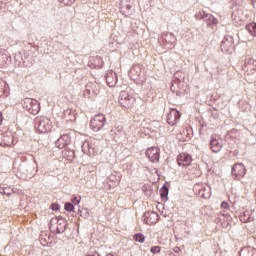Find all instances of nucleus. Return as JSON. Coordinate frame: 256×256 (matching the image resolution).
<instances>
[{
    "instance_id": "nucleus-16",
    "label": "nucleus",
    "mask_w": 256,
    "mask_h": 256,
    "mask_svg": "<svg viewBox=\"0 0 256 256\" xmlns=\"http://www.w3.org/2000/svg\"><path fill=\"white\" fill-rule=\"evenodd\" d=\"M108 183H109V187H117V185H119V183H121V175L117 174V173H112L109 177H108Z\"/></svg>"
},
{
    "instance_id": "nucleus-29",
    "label": "nucleus",
    "mask_w": 256,
    "mask_h": 256,
    "mask_svg": "<svg viewBox=\"0 0 256 256\" xmlns=\"http://www.w3.org/2000/svg\"><path fill=\"white\" fill-rule=\"evenodd\" d=\"M56 230H57L58 233H63V231H65V226L57 225L56 226Z\"/></svg>"
},
{
    "instance_id": "nucleus-22",
    "label": "nucleus",
    "mask_w": 256,
    "mask_h": 256,
    "mask_svg": "<svg viewBox=\"0 0 256 256\" xmlns=\"http://www.w3.org/2000/svg\"><path fill=\"white\" fill-rule=\"evenodd\" d=\"M62 223H65V221L59 220V218L54 217L50 220V229H53L55 225H61Z\"/></svg>"
},
{
    "instance_id": "nucleus-28",
    "label": "nucleus",
    "mask_w": 256,
    "mask_h": 256,
    "mask_svg": "<svg viewBox=\"0 0 256 256\" xmlns=\"http://www.w3.org/2000/svg\"><path fill=\"white\" fill-rule=\"evenodd\" d=\"M72 203H73V205H79V203H81V198L80 197L72 198Z\"/></svg>"
},
{
    "instance_id": "nucleus-36",
    "label": "nucleus",
    "mask_w": 256,
    "mask_h": 256,
    "mask_svg": "<svg viewBox=\"0 0 256 256\" xmlns=\"http://www.w3.org/2000/svg\"><path fill=\"white\" fill-rule=\"evenodd\" d=\"M85 213H86V217L87 215H89V212H87V209H84Z\"/></svg>"
},
{
    "instance_id": "nucleus-21",
    "label": "nucleus",
    "mask_w": 256,
    "mask_h": 256,
    "mask_svg": "<svg viewBox=\"0 0 256 256\" xmlns=\"http://www.w3.org/2000/svg\"><path fill=\"white\" fill-rule=\"evenodd\" d=\"M130 74L132 75V77H134V79H136V77H139L141 75V67L139 65L133 66L130 69Z\"/></svg>"
},
{
    "instance_id": "nucleus-2",
    "label": "nucleus",
    "mask_w": 256,
    "mask_h": 256,
    "mask_svg": "<svg viewBox=\"0 0 256 256\" xmlns=\"http://www.w3.org/2000/svg\"><path fill=\"white\" fill-rule=\"evenodd\" d=\"M22 107L23 109H26L28 113H31V115H37V113L41 111L39 102L33 98H25L23 100Z\"/></svg>"
},
{
    "instance_id": "nucleus-7",
    "label": "nucleus",
    "mask_w": 256,
    "mask_h": 256,
    "mask_svg": "<svg viewBox=\"0 0 256 256\" xmlns=\"http://www.w3.org/2000/svg\"><path fill=\"white\" fill-rule=\"evenodd\" d=\"M179 119H181V113L179 112V110L175 108L170 109V112L167 115L168 125H177L179 123Z\"/></svg>"
},
{
    "instance_id": "nucleus-4",
    "label": "nucleus",
    "mask_w": 256,
    "mask_h": 256,
    "mask_svg": "<svg viewBox=\"0 0 256 256\" xmlns=\"http://www.w3.org/2000/svg\"><path fill=\"white\" fill-rule=\"evenodd\" d=\"M105 123H107V119L103 114L95 115L90 121V127L92 131H101L102 127H105Z\"/></svg>"
},
{
    "instance_id": "nucleus-6",
    "label": "nucleus",
    "mask_w": 256,
    "mask_h": 256,
    "mask_svg": "<svg viewBox=\"0 0 256 256\" xmlns=\"http://www.w3.org/2000/svg\"><path fill=\"white\" fill-rule=\"evenodd\" d=\"M14 143L11 131H0V147H13Z\"/></svg>"
},
{
    "instance_id": "nucleus-34",
    "label": "nucleus",
    "mask_w": 256,
    "mask_h": 256,
    "mask_svg": "<svg viewBox=\"0 0 256 256\" xmlns=\"http://www.w3.org/2000/svg\"><path fill=\"white\" fill-rule=\"evenodd\" d=\"M1 123H3V115L0 112V125H1Z\"/></svg>"
},
{
    "instance_id": "nucleus-15",
    "label": "nucleus",
    "mask_w": 256,
    "mask_h": 256,
    "mask_svg": "<svg viewBox=\"0 0 256 256\" xmlns=\"http://www.w3.org/2000/svg\"><path fill=\"white\" fill-rule=\"evenodd\" d=\"M106 83L108 87H115L117 85V74L113 71H110L106 75Z\"/></svg>"
},
{
    "instance_id": "nucleus-27",
    "label": "nucleus",
    "mask_w": 256,
    "mask_h": 256,
    "mask_svg": "<svg viewBox=\"0 0 256 256\" xmlns=\"http://www.w3.org/2000/svg\"><path fill=\"white\" fill-rule=\"evenodd\" d=\"M151 253H161V247L159 246H154L151 248Z\"/></svg>"
},
{
    "instance_id": "nucleus-11",
    "label": "nucleus",
    "mask_w": 256,
    "mask_h": 256,
    "mask_svg": "<svg viewBox=\"0 0 256 256\" xmlns=\"http://www.w3.org/2000/svg\"><path fill=\"white\" fill-rule=\"evenodd\" d=\"M245 166L243 164H235L232 167V175L235 177V179H242V177H245Z\"/></svg>"
},
{
    "instance_id": "nucleus-31",
    "label": "nucleus",
    "mask_w": 256,
    "mask_h": 256,
    "mask_svg": "<svg viewBox=\"0 0 256 256\" xmlns=\"http://www.w3.org/2000/svg\"><path fill=\"white\" fill-rule=\"evenodd\" d=\"M51 209H52V211H59V205L53 204V205L51 206Z\"/></svg>"
},
{
    "instance_id": "nucleus-25",
    "label": "nucleus",
    "mask_w": 256,
    "mask_h": 256,
    "mask_svg": "<svg viewBox=\"0 0 256 256\" xmlns=\"http://www.w3.org/2000/svg\"><path fill=\"white\" fill-rule=\"evenodd\" d=\"M64 209H65V211H70L71 212V211H73V209H75V206L68 202V203L65 204Z\"/></svg>"
},
{
    "instance_id": "nucleus-20",
    "label": "nucleus",
    "mask_w": 256,
    "mask_h": 256,
    "mask_svg": "<svg viewBox=\"0 0 256 256\" xmlns=\"http://www.w3.org/2000/svg\"><path fill=\"white\" fill-rule=\"evenodd\" d=\"M246 31L252 35V37H256V23L252 22L246 25Z\"/></svg>"
},
{
    "instance_id": "nucleus-18",
    "label": "nucleus",
    "mask_w": 256,
    "mask_h": 256,
    "mask_svg": "<svg viewBox=\"0 0 256 256\" xmlns=\"http://www.w3.org/2000/svg\"><path fill=\"white\" fill-rule=\"evenodd\" d=\"M240 256H256V249L251 246L244 247L240 251Z\"/></svg>"
},
{
    "instance_id": "nucleus-35",
    "label": "nucleus",
    "mask_w": 256,
    "mask_h": 256,
    "mask_svg": "<svg viewBox=\"0 0 256 256\" xmlns=\"http://www.w3.org/2000/svg\"><path fill=\"white\" fill-rule=\"evenodd\" d=\"M125 7H126L127 11H129L131 9V5H129V4H127Z\"/></svg>"
},
{
    "instance_id": "nucleus-30",
    "label": "nucleus",
    "mask_w": 256,
    "mask_h": 256,
    "mask_svg": "<svg viewBox=\"0 0 256 256\" xmlns=\"http://www.w3.org/2000/svg\"><path fill=\"white\" fill-rule=\"evenodd\" d=\"M120 13H122V15H125L126 17L129 15V13L127 11H125L124 7L120 8Z\"/></svg>"
},
{
    "instance_id": "nucleus-17",
    "label": "nucleus",
    "mask_w": 256,
    "mask_h": 256,
    "mask_svg": "<svg viewBox=\"0 0 256 256\" xmlns=\"http://www.w3.org/2000/svg\"><path fill=\"white\" fill-rule=\"evenodd\" d=\"M255 67H256V61L255 59L253 58H247L245 60V63H244V67H243V70L244 71H255Z\"/></svg>"
},
{
    "instance_id": "nucleus-9",
    "label": "nucleus",
    "mask_w": 256,
    "mask_h": 256,
    "mask_svg": "<svg viewBox=\"0 0 256 256\" xmlns=\"http://www.w3.org/2000/svg\"><path fill=\"white\" fill-rule=\"evenodd\" d=\"M193 159L191 158V155L187 153H181L177 157V163L179 167H189L191 165Z\"/></svg>"
},
{
    "instance_id": "nucleus-23",
    "label": "nucleus",
    "mask_w": 256,
    "mask_h": 256,
    "mask_svg": "<svg viewBox=\"0 0 256 256\" xmlns=\"http://www.w3.org/2000/svg\"><path fill=\"white\" fill-rule=\"evenodd\" d=\"M134 241H137L138 243H145V236L141 233H138L134 236Z\"/></svg>"
},
{
    "instance_id": "nucleus-1",
    "label": "nucleus",
    "mask_w": 256,
    "mask_h": 256,
    "mask_svg": "<svg viewBox=\"0 0 256 256\" xmlns=\"http://www.w3.org/2000/svg\"><path fill=\"white\" fill-rule=\"evenodd\" d=\"M82 151L88 157H97L101 153L99 142L95 139L85 140L82 144Z\"/></svg>"
},
{
    "instance_id": "nucleus-19",
    "label": "nucleus",
    "mask_w": 256,
    "mask_h": 256,
    "mask_svg": "<svg viewBox=\"0 0 256 256\" xmlns=\"http://www.w3.org/2000/svg\"><path fill=\"white\" fill-rule=\"evenodd\" d=\"M240 221L243 223H251V221H253V216L249 214V211H246L243 213V215L240 216Z\"/></svg>"
},
{
    "instance_id": "nucleus-24",
    "label": "nucleus",
    "mask_w": 256,
    "mask_h": 256,
    "mask_svg": "<svg viewBox=\"0 0 256 256\" xmlns=\"http://www.w3.org/2000/svg\"><path fill=\"white\" fill-rule=\"evenodd\" d=\"M220 208L222 209V211H224V213L229 211V203H227L226 201H223L220 205Z\"/></svg>"
},
{
    "instance_id": "nucleus-8",
    "label": "nucleus",
    "mask_w": 256,
    "mask_h": 256,
    "mask_svg": "<svg viewBox=\"0 0 256 256\" xmlns=\"http://www.w3.org/2000/svg\"><path fill=\"white\" fill-rule=\"evenodd\" d=\"M160 151L158 147H150L146 150V157L149 158V161L152 163H157V161H159Z\"/></svg>"
},
{
    "instance_id": "nucleus-33",
    "label": "nucleus",
    "mask_w": 256,
    "mask_h": 256,
    "mask_svg": "<svg viewBox=\"0 0 256 256\" xmlns=\"http://www.w3.org/2000/svg\"><path fill=\"white\" fill-rule=\"evenodd\" d=\"M179 251H181V248H180V247H175V248H174V252H175V253H179Z\"/></svg>"
},
{
    "instance_id": "nucleus-26",
    "label": "nucleus",
    "mask_w": 256,
    "mask_h": 256,
    "mask_svg": "<svg viewBox=\"0 0 256 256\" xmlns=\"http://www.w3.org/2000/svg\"><path fill=\"white\" fill-rule=\"evenodd\" d=\"M167 195H169V190L167 188H162L161 190V197H167Z\"/></svg>"
},
{
    "instance_id": "nucleus-3",
    "label": "nucleus",
    "mask_w": 256,
    "mask_h": 256,
    "mask_svg": "<svg viewBox=\"0 0 256 256\" xmlns=\"http://www.w3.org/2000/svg\"><path fill=\"white\" fill-rule=\"evenodd\" d=\"M135 101V97L129 95L127 91L120 92L119 104L121 105V107H124L125 109H131V107L135 105Z\"/></svg>"
},
{
    "instance_id": "nucleus-13",
    "label": "nucleus",
    "mask_w": 256,
    "mask_h": 256,
    "mask_svg": "<svg viewBox=\"0 0 256 256\" xmlns=\"http://www.w3.org/2000/svg\"><path fill=\"white\" fill-rule=\"evenodd\" d=\"M210 149L214 153H219V151H221V149H223V139L213 138L210 142Z\"/></svg>"
},
{
    "instance_id": "nucleus-14",
    "label": "nucleus",
    "mask_w": 256,
    "mask_h": 256,
    "mask_svg": "<svg viewBox=\"0 0 256 256\" xmlns=\"http://www.w3.org/2000/svg\"><path fill=\"white\" fill-rule=\"evenodd\" d=\"M144 217L147 225H155V223L159 221V215L157 214V212H146L144 214Z\"/></svg>"
},
{
    "instance_id": "nucleus-32",
    "label": "nucleus",
    "mask_w": 256,
    "mask_h": 256,
    "mask_svg": "<svg viewBox=\"0 0 256 256\" xmlns=\"http://www.w3.org/2000/svg\"><path fill=\"white\" fill-rule=\"evenodd\" d=\"M202 197H204V199H209V197H211V193L208 192L207 194H202Z\"/></svg>"
},
{
    "instance_id": "nucleus-10",
    "label": "nucleus",
    "mask_w": 256,
    "mask_h": 256,
    "mask_svg": "<svg viewBox=\"0 0 256 256\" xmlns=\"http://www.w3.org/2000/svg\"><path fill=\"white\" fill-rule=\"evenodd\" d=\"M221 49L224 51V53H233V38L230 36L225 37L221 42Z\"/></svg>"
},
{
    "instance_id": "nucleus-5",
    "label": "nucleus",
    "mask_w": 256,
    "mask_h": 256,
    "mask_svg": "<svg viewBox=\"0 0 256 256\" xmlns=\"http://www.w3.org/2000/svg\"><path fill=\"white\" fill-rule=\"evenodd\" d=\"M36 129L39 133H49L52 129L51 120L45 116L40 117L36 121Z\"/></svg>"
},
{
    "instance_id": "nucleus-12",
    "label": "nucleus",
    "mask_w": 256,
    "mask_h": 256,
    "mask_svg": "<svg viewBox=\"0 0 256 256\" xmlns=\"http://www.w3.org/2000/svg\"><path fill=\"white\" fill-rule=\"evenodd\" d=\"M69 143H71V136H69V134H64L57 139L55 145L58 149H65Z\"/></svg>"
}]
</instances>
